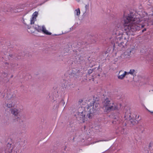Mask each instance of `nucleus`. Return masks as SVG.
I'll use <instances>...</instances> for the list:
<instances>
[{
  "instance_id": "obj_1",
  "label": "nucleus",
  "mask_w": 153,
  "mask_h": 153,
  "mask_svg": "<svg viewBox=\"0 0 153 153\" xmlns=\"http://www.w3.org/2000/svg\"><path fill=\"white\" fill-rule=\"evenodd\" d=\"M147 14L145 12L134 15L130 13L123 16L124 30L127 35H134L133 32L140 30L146 26L153 25V21L148 19Z\"/></svg>"
},
{
  "instance_id": "obj_2",
  "label": "nucleus",
  "mask_w": 153,
  "mask_h": 153,
  "mask_svg": "<svg viewBox=\"0 0 153 153\" xmlns=\"http://www.w3.org/2000/svg\"><path fill=\"white\" fill-rule=\"evenodd\" d=\"M115 34L117 36L114 41L115 44H116L119 47L124 48L126 45L128 40L124 34H123V32L121 28H118V30H116Z\"/></svg>"
},
{
  "instance_id": "obj_3",
  "label": "nucleus",
  "mask_w": 153,
  "mask_h": 153,
  "mask_svg": "<svg viewBox=\"0 0 153 153\" xmlns=\"http://www.w3.org/2000/svg\"><path fill=\"white\" fill-rule=\"evenodd\" d=\"M92 103H90V105H89L87 107L88 110V112L87 116L88 118H90L91 117L94 113L95 112L97 109L100 107V105L98 103V102L97 101H94V100L92 101Z\"/></svg>"
},
{
  "instance_id": "obj_4",
  "label": "nucleus",
  "mask_w": 153,
  "mask_h": 153,
  "mask_svg": "<svg viewBox=\"0 0 153 153\" xmlns=\"http://www.w3.org/2000/svg\"><path fill=\"white\" fill-rule=\"evenodd\" d=\"M104 107L107 112L117 109V105L114 103H111L108 98H106L104 101Z\"/></svg>"
},
{
  "instance_id": "obj_5",
  "label": "nucleus",
  "mask_w": 153,
  "mask_h": 153,
  "mask_svg": "<svg viewBox=\"0 0 153 153\" xmlns=\"http://www.w3.org/2000/svg\"><path fill=\"white\" fill-rule=\"evenodd\" d=\"M11 113L14 116V121L16 122V121L19 123L23 122L24 120L23 118L21 115L20 111L16 109H11Z\"/></svg>"
},
{
  "instance_id": "obj_6",
  "label": "nucleus",
  "mask_w": 153,
  "mask_h": 153,
  "mask_svg": "<svg viewBox=\"0 0 153 153\" xmlns=\"http://www.w3.org/2000/svg\"><path fill=\"white\" fill-rule=\"evenodd\" d=\"M35 30L39 32H42L44 33L47 35H51V33L48 32L46 30V28L44 25L42 26V27L39 26L37 25H35Z\"/></svg>"
},
{
  "instance_id": "obj_7",
  "label": "nucleus",
  "mask_w": 153,
  "mask_h": 153,
  "mask_svg": "<svg viewBox=\"0 0 153 153\" xmlns=\"http://www.w3.org/2000/svg\"><path fill=\"white\" fill-rule=\"evenodd\" d=\"M85 111L84 110H83L81 112H79L77 117L79 119V120H80L81 123L85 122V120H86L87 119V116L85 117Z\"/></svg>"
},
{
  "instance_id": "obj_8",
  "label": "nucleus",
  "mask_w": 153,
  "mask_h": 153,
  "mask_svg": "<svg viewBox=\"0 0 153 153\" xmlns=\"http://www.w3.org/2000/svg\"><path fill=\"white\" fill-rule=\"evenodd\" d=\"M132 49L128 48L124 53L123 55L125 58H129L130 57L131 53L132 52Z\"/></svg>"
},
{
  "instance_id": "obj_9",
  "label": "nucleus",
  "mask_w": 153,
  "mask_h": 153,
  "mask_svg": "<svg viewBox=\"0 0 153 153\" xmlns=\"http://www.w3.org/2000/svg\"><path fill=\"white\" fill-rule=\"evenodd\" d=\"M38 12L36 11L33 13L32 15V17L30 19V24H33L34 22L36 20V17L37 16Z\"/></svg>"
},
{
  "instance_id": "obj_10",
  "label": "nucleus",
  "mask_w": 153,
  "mask_h": 153,
  "mask_svg": "<svg viewBox=\"0 0 153 153\" xmlns=\"http://www.w3.org/2000/svg\"><path fill=\"white\" fill-rule=\"evenodd\" d=\"M27 28V31L29 33H33L35 30V26L33 27H29V26H28Z\"/></svg>"
},
{
  "instance_id": "obj_11",
  "label": "nucleus",
  "mask_w": 153,
  "mask_h": 153,
  "mask_svg": "<svg viewBox=\"0 0 153 153\" xmlns=\"http://www.w3.org/2000/svg\"><path fill=\"white\" fill-rule=\"evenodd\" d=\"M127 72L125 71L122 74L119 75L118 76V78L120 79H123L125 77L126 75H127Z\"/></svg>"
},
{
  "instance_id": "obj_12",
  "label": "nucleus",
  "mask_w": 153,
  "mask_h": 153,
  "mask_svg": "<svg viewBox=\"0 0 153 153\" xmlns=\"http://www.w3.org/2000/svg\"><path fill=\"white\" fill-rule=\"evenodd\" d=\"M6 106L9 108H12L14 106V104L13 103H6Z\"/></svg>"
},
{
  "instance_id": "obj_13",
  "label": "nucleus",
  "mask_w": 153,
  "mask_h": 153,
  "mask_svg": "<svg viewBox=\"0 0 153 153\" xmlns=\"http://www.w3.org/2000/svg\"><path fill=\"white\" fill-rule=\"evenodd\" d=\"M135 72V70L134 69H131L129 71V72H127V74H131V75H133L134 74Z\"/></svg>"
},
{
  "instance_id": "obj_14",
  "label": "nucleus",
  "mask_w": 153,
  "mask_h": 153,
  "mask_svg": "<svg viewBox=\"0 0 153 153\" xmlns=\"http://www.w3.org/2000/svg\"><path fill=\"white\" fill-rule=\"evenodd\" d=\"M75 13L77 16H79V15L80 14V10L79 8L75 10Z\"/></svg>"
},
{
  "instance_id": "obj_15",
  "label": "nucleus",
  "mask_w": 153,
  "mask_h": 153,
  "mask_svg": "<svg viewBox=\"0 0 153 153\" xmlns=\"http://www.w3.org/2000/svg\"><path fill=\"white\" fill-rule=\"evenodd\" d=\"M153 146V143L152 142H150L149 145V147L150 148L152 147Z\"/></svg>"
},
{
  "instance_id": "obj_16",
  "label": "nucleus",
  "mask_w": 153,
  "mask_h": 153,
  "mask_svg": "<svg viewBox=\"0 0 153 153\" xmlns=\"http://www.w3.org/2000/svg\"><path fill=\"white\" fill-rule=\"evenodd\" d=\"M92 70L91 69H90L89 70H88V74H91V73H92Z\"/></svg>"
},
{
  "instance_id": "obj_17",
  "label": "nucleus",
  "mask_w": 153,
  "mask_h": 153,
  "mask_svg": "<svg viewBox=\"0 0 153 153\" xmlns=\"http://www.w3.org/2000/svg\"><path fill=\"white\" fill-rule=\"evenodd\" d=\"M139 117V115H136L135 116V119L136 120H138Z\"/></svg>"
},
{
  "instance_id": "obj_18",
  "label": "nucleus",
  "mask_w": 153,
  "mask_h": 153,
  "mask_svg": "<svg viewBox=\"0 0 153 153\" xmlns=\"http://www.w3.org/2000/svg\"><path fill=\"white\" fill-rule=\"evenodd\" d=\"M83 100L82 99H80L79 100V104L81 103L82 102Z\"/></svg>"
},
{
  "instance_id": "obj_19",
  "label": "nucleus",
  "mask_w": 153,
  "mask_h": 153,
  "mask_svg": "<svg viewBox=\"0 0 153 153\" xmlns=\"http://www.w3.org/2000/svg\"><path fill=\"white\" fill-rule=\"evenodd\" d=\"M152 12L153 13H152L150 14H149V16H153V8H152Z\"/></svg>"
},
{
  "instance_id": "obj_20",
  "label": "nucleus",
  "mask_w": 153,
  "mask_h": 153,
  "mask_svg": "<svg viewBox=\"0 0 153 153\" xmlns=\"http://www.w3.org/2000/svg\"><path fill=\"white\" fill-rule=\"evenodd\" d=\"M146 28H144L142 30V32H144L145 31H146Z\"/></svg>"
},
{
  "instance_id": "obj_21",
  "label": "nucleus",
  "mask_w": 153,
  "mask_h": 153,
  "mask_svg": "<svg viewBox=\"0 0 153 153\" xmlns=\"http://www.w3.org/2000/svg\"><path fill=\"white\" fill-rule=\"evenodd\" d=\"M92 77L91 79V80L93 81H94V77H93V76H92Z\"/></svg>"
},
{
  "instance_id": "obj_22",
  "label": "nucleus",
  "mask_w": 153,
  "mask_h": 153,
  "mask_svg": "<svg viewBox=\"0 0 153 153\" xmlns=\"http://www.w3.org/2000/svg\"><path fill=\"white\" fill-rule=\"evenodd\" d=\"M123 72V71L122 70H121V71H119V74H120V73L121 72Z\"/></svg>"
},
{
  "instance_id": "obj_23",
  "label": "nucleus",
  "mask_w": 153,
  "mask_h": 153,
  "mask_svg": "<svg viewBox=\"0 0 153 153\" xmlns=\"http://www.w3.org/2000/svg\"><path fill=\"white\" fill-rule=\"evenodd\" d=\"M82 109V107L81 108H79V111L81 110V109Z\"/></svg>"
},
{
  "instance_id": "obj_24",
  "label": "nucleus",
  "mask_w": 153,
  "mask_h": 153,
  "mask_svg": "<svg viewBox=\"0 0 153 153\" xmlns=\"http://www.w3.org/2000/svg\"><path fill=\"white\" fill-rule=\"evenodd\" d=\"M11 100V99H10L9 100V101L10 102Z\"/></svg>"
}]
</instances>
